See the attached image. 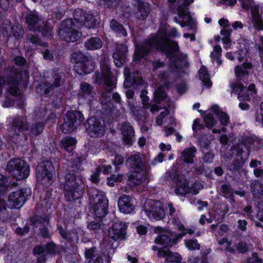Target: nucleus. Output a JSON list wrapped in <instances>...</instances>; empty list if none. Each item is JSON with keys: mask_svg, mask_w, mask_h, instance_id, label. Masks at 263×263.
<instances>
[{"mask_svg": "<svg viewBox=\"0 0 263 263\" xmlns=\"http://www.w3.org/2000/svg\"><path fill=\"white\" fill-rule=\"evenodd\" d=\"M154 49L160 50L174 63L176 68L186 66L185 56L180 55L178 44L167 40L165 32H159L156 36L149 39L141 45H137L135 51L134 59L140 60Z\"/></svg>", "mask_w": 263, "mask_h": 263, "instance_id": "obj_1", "label": "nucleus"}, {"mask_svg": "<svg viewBox=\"0 0 263 263\" xmlns=\"http://www.w3.org/2000/svg\"><path fill=\"white\" fill-rule=\"evenodd\" d=\"M89 202L92 204L91 211L94 213L95 220L97 218L101 221L102 219L106 215L108 205V201L106 197L102 192L96 189H91L89 191ZM101 227V224L98 221H93L89 222L87 228L90 230L97 231Z\"/></svg>", "mask_w": 263, "mask_h": 263, "instance_id": "obj_2", "label": "nucleus"}, {"mask_svg": "<svg viewBox=\"0 0 263 263\" xmlns=\"http://www.w3.org/2000/svg\"><path fill=\"white\" fill-rule=\"evenodd\" d=\"M127 163L134 170L133 172H130L128 176L130 185H143L149 181V169L144 166L141 157L139 155L131 156L128 158Z\"/></svg>", "mask_w": 263, "mask_h": 263, "instance_id": "obj_3", "label": "nucleus"}, {"mask_svg": "<svg viewBox=\"0 0 263 263\" xmlns=\"http://www.w3.org/2000/svg\"><path fill=\"white\" fill-rule=\"evenodd\" d=\"M173 222L175 228L177 229L178 232L175 231L171 233L163 230L160 227L155 228V232L160 234L155 240L156 243L165 247H172L176 244L178 239L181 238L185 234H192L194 233V231L192 229H185L183 225L177 220H175Z\"/></svg>", "mask_w": 263, "mask_h": 263, "instance_id": "obj_4", "label": "nucleus"}, {"mask_svg": "<svg viewBox=\"0 0 263 263\" xmlns=\"http://www.w3.org/2000/svg\"><path fill=\"white\" fill-rule=\"evenodd\" d=\"M116 79L110 71L108 63L105 59L101 60L100 71L95 73V82L100 83L102 82L105 84L107 92L102 93V103H106L110 100V92L116 87Z\"/></svg>", "mask_w": 263, "mask_h": 263, "instance_id": "obj_5", "label": "nucleus"}, {"mask_svg": "<svg viewBox=\"0 0 263 263\" xmlns=\"http://www.w3.org/2000/svg\"><path fill=\"white\" fill-rule=\"evenodd\" d=\"M84 179L79 175L68 174L66 176L64 195L67 201H73L81 197L83 194Z\"/></svg>", "mask_w": 263, "mask_h": 263, "instance_id": "obj_6", "label": "nucleus"}, {"mask_svg": "<svg viewBox=\"0 0 263 263\" xmlns=\"http://www.w3.org/2000/svg\"><path fill=\"white\" fill-rule=\"evenodd\" d=\"M53 166L49 161L39 163L36 168V180L39 185L47 187L53 182Z\"/></svg>", "mask_w": 263, "mask_h": 263, "instance_id": "obj_7", "label": "nucleus"}, {"mask_svg": "<svg viewBox=\"0 0 263 263\" xmlns=\"http://www.w3.org/2000/svg\"><path fill=\"white\" fill-rule=\"evenodd\" d=\"M7 170L17 180L26 178L30 173L29 165L22 159H12L7 163Z\"/></svg>", "mask_w": 263, "mask_h": 263, "instance_id": "obj_8", "label": "nucleus"}, {"mask_svg": "<svg viewBox=\"0 0 263 263\" xmlns=\"http://www.w3.org/2000/svg\"><path fill=\"white\" fill-rule=\"evenodd\" d=\"M79 24H75L72 19L64 21L62 27L59 30V35L61 39L67 42L76 41L80 36L81 33L77 30Z\"/></svg>", "mask_w": 263, "mask_h": 263, "instance_id": "obj_9", "label": "nucleus"}, {"mask_svg": "<svg viewBox=\"0 0 263 263\" xmlns=\"http://www.w3.org/2000/svg\"><path fill=\"white\" fill-rule=\"evenodd\" d=\"M72 59L75 63L74 70L80 75L89 73L94 69L92 61L81 52L73 53Z\"/></svg>", "mask_w": 263, "mask_h": 263, "instance_id": "obj_10", "label": "nucleus"}, {"mask_svg": "<svg viewBox=\"0 0 263 263\" xmlns=\"http://www.w3.org/2000/svg\"><path fill=\"white\" fill-rule=\"evenodd\" d=\"M73 15L74 21L79 24L80 27L83 25L88 29L96 26L98 16V13L96 11H89L86 13L82 9L77 8L74 10Z\"/></svg>", "mask_w": 263, "mask_h": 263, "instance_id": "obj_11", "label": "nucleus"}, {"mask_svg": "<svg viewBox=\"0 0 263 263\" xmlns=\"http://www.w3.org/2000/svg\"><path fill=\"white\" fill-rule=\"evenodd\" d=\"M202 188L201 184L199 182H195L193 184L190 183L184 176H181L176 180L175 193L178 195L181 196L189 193L197 194Z\"/></svg>", "mask_w": 263, "mask_h": 263, "instance_id": "obj_12", "label": "nucleus"}, {"mask_svg": "<svg viewBox=\"0 0 263 263\" xmlns=\"http://www.w3.org/2000/svg\"><path fill=\"white\" fill-rule=\"evenodd\" d=\"M31 194L30 189H24L11 192L8 196L7 206L10 209L21 208Z\"/></svg>", "mask_w": 263, "mask_h": 263, "instance_id": "obj_13", "label": "nucleus"}, {"mask_svg": "<svg viewBox=\"0 0 263 263\" xmlns=\"http://www.w3.org/2000/svg\"><path fill=\"white\" fill-rule=\"evenodd\" d=\"M143 211L148 218L152 220H159L165 215V211L161 206V203L151 199L146 200L143 205Z\"/></svg>", "mask_w": 263, "mask_h": 263, "instance_id": "obj_14", "label": "nucleus"}, {"mask_svg": "<svg viewBox=\"0 0 263 263\" xmlns=\"http://www.w3.org/2000/svg\"><path fill=\"white\" fill-rule=\"evenodd\" d=\"M26 23L29 30L33 31H41L42 34L45 36H48L51 35L50 27L44 25L41 27V24L43 23L39 18V16L34 13L30 12L27 14L26 17Z\"/></svg>", "mask_w": 263, "mask_h": 263, "instance_id": "obj_15", "label": "nucleus"}, {"mask_svg": "<svg viewBox=\"0 0 263 263\" xmlns=\"http://www.w3.org/2000/svg\"><path fill=\"white\" fill-rule=\"evenodd\" d=\"M88 134L91 137H99L103 135L105 131L104 122L101 123V118H97L96 116L89 117L85 124Z\"/></svg>", "mask_w": 263, "mask_h": 263, "instance_id": "obj_16", "label": "nucleus"}, {"mask_svg": "<svg viewBox=\"0 0 263 263\" xmlns=\"http://www.w3.org/2000/svg\"><path fill=\"white\" fill-rule=\"evenodd\" d=\"M127 225L120 221L113 223L108 231V236L114 240H122L125 238Z\"/></svg>", "mask_w": 263, "mask_h": 263, "instance_id": "obj_17", "label": "nucleus"}, {"mask_svg": "<svg viewBox=\"0 0 263 263\" xmlns=\"http://www.w3.org/2000/svg\"><path fill=\"white\" fill-rule=\"evenodd\" d=\"M83 120V116H65L61 129L65 134L71 133L78 127Z\"/></svg>", "mask_w": 263, "mask_h": 263, "instance_id": "obj_18", "label": "nucleus"}, {"mask_svg": "<svg viewBox=\"0 0 263 263\" xmlns=\"http://www.w3.org/2000/svg\"><path fill=\"white\" fill-rule=\"evenodd\" d=\"M14 77H11L6 81L3 78H0V88L4 86H7L6 90L12 95L18 96L20 92L17 88L18 79L21 77V74L19 72L14 73Z\"/></svg>", "mask_w": 263, "mask_h": 263, "instance_id": "obj_19", "label": "nucleus"}, {"mask_svg": "<svg viewBox=\"0 0 263 263\" xmlns=\"http://www.w3.org/2000/svg\"><path fill=\"white\" fill-rule=\"evenodd\" d=\"M178 17H174V21L180 25L182 27L194 24V22L191 17L187 9L183 6L179 5L177 8Z\"/></svg>", "mask_w": 263, "mask_h": 263, "instance_id": "obj_20", "label": "nucleus"}, {"mask_svg": "<svg viewBox=\"0 0 263 263\" xmlns=\"http://www.w3.org/2000/svg\"><path fill=\"white\" fill-rule=\"evenodd\" d=\"M118 206L119 211L124 214L132 213L135 210L133 199L126 195H123L119 198Z\"/></svg>", "mask_w": 263, "mask_h": 263, "instance_id": "obj_21", "label": "nucleus"}, {"mask_svg": "<svg viewBox=\"0 0 263 263\" xmlns=\"http://www.w3.org/2000/svg\"><path fill=\"white\" fill-rule=\"evenodd\" d=\"M55 245L53 243H49L45 247L36 246L33 249L34 254L39 255L40 256L37 258L39 263H44L46 256L50 254L54 253Z\"/></svg>", "mask_w": 263, "mask_h": 263, "instance_id": "obj_22", "label": "nucleus"}, {"mask_svg": "<svg viewBox=\"0 0 263 263\" xmlns=\"http://www.w3.org/2000/svg\"><path fill=\"white\" fill-rule=\"evenodd\" d=\"M128 52L127 47L123 44H117L116 51L113 54L115 64L121 67L125 62Z\"/></svg>", "mask_w": 263, "mask_h": 263, "instance_id": "obj_23", "label": "nucleus"}, {"mask_svg": "<svg viewBox=\"0 0 263 263\" xmlns=\"http://www.w3.org/2000/svg\"><path fill=\"white\" fill-rule=\"evenodd\" d=\"M154 251L159 250L158 256L159 257H163L165 258V261L170 263H180L182 260V256L178 253H174L168 250L162 251L159 250L157 247H153Z\"/></svg>", "mask_w": 263, "mask_h": 263, "instance_id": "obj_24", "label": "nucleus"}, {"mask_svg": "<svg viewBox=\"0 0 263 263\" xmlns=\"http://www.w3.org/2000/svg\"><path fill=\"white\" fill-rule=\"evenodd\" d=\"M120 130L124 143L128 145H132L135 137V132L133 127L129 123L124 122L121 126Z\"/></svg>", "mask_w": 263, "mask_h": 263, "instance_id": "obj_25", "label": "nucleus"}, {"mask_svg": "<svg viewBox=\"0 0 263 263\" xmlns=\"http://www.w3.org/2000/svg\"><path fill=\"white\" fill-rule=\"evenodd\" d=\"M137 9L135 15L139 20L145 19L149 12V6L147 3H139L137 6Z\"/></svg>", "mask_w": 263, "mask_h": 263, "instance_id": "obj_26", "label": "nucleus"}, {"mask_svg": "<svg viewBox=\"0 0 263 263\" xmlns=\"http://www.w3.org/2000/svg\"><path fill=\"white\" fill-rule=\"evenodd\" d=\"M77 140L75 138L70 137H66L61 141V146L67 152L71 153L75 148Z\"/></svg>", "mask_w": 263, "mask_h": 263, "instance_id": "obj_27", "label": "nucleus"}, {"mask_svg": "<svg viewBox=\"0 0 263 263\" xmlns=\"http://www.w3.org/2000/svg\"><path fill=\"white\" fill-rule=\"evenodd\" d=\"M252 65L251 63L244 62L240 65L237 66L235 69V72L237 78L247 76L249 74L248 70L252 68Z\"/></svg>", "mask_w": 263, "mask_h": 263, "instance_id": "obj_28", "label": "nucleus"}, {"mask_svg": "<svg viewBox=\"0 0 263 263\" xmlns=\"http://www.w3.org/2000/svg\"><path fill=\"white\" fill-rule=\"evenodd\" d=\"M218 243L221 246V249L226 252L232 254H236L235 248L232 246V242L229 240L227 238L223 237L221 238H217Z\"/></svg>", "mask_w": 263, "mask_h": 263, "instance_id": "obj_29", "label": "nucleus"}, {"mask_svg": "<svg viewBox=\"0 0 263 263\" xmlns=\"http://www.w3.org/2000/svg\"><path fill=\"white\" fill-rule=\"evenodd\" d=\"M102 46L101 40L98 37H91L85 43V47L88 50H97Z\"/></svg>", "mask_w": 263, "mask_h": 263, "instance_id": "obj_30", "label": "nucleus"}, {"mask_svg": "<svg viewBox=\"0 0 263 263\" xmlns=\"http://www.w3.org/2000/svg\"><path fill=\"white\" fill-rule=\"evenodd\" d=\"M195 152L196 148L194 147L185 148L181 153V158L185 162L192 163Z\"/></svg>", "mask_w": 263, "mask_h": 263, "instance_id": "obj_31", "label": "nucleus"}, {"mask_svg": "<svg viewBox=\"0 0 263 263\" xmlns=\"http://www.w3.org/2000/svg\"><path fill=\"white\" fill-rule=\"evenodd\" d=\"M199 79L201 80L203 85L207 87H210L212 85V82L210 80V76L206 69L204 67L201 68L199 70Z\"/></svg>", "mask_w": 263, "mask_h": 263, "instance_id": "obj_32", "label": "nucleus"}, {"mask_svg": "<svg viewBox=\"0 0 263 263\" xmlns=\"http://www.w3.org/2000/svg\"><path fill=\"white\" fill-rule=\"evenodd\" d=\"M222 49L220 45H216L213 47V50L211 53V57L213 62H216L218 65L222 63L220 59L221 56Z\"/></svg>", "mask_w": 263, "mask_h": 263, "instance_id": "obj_33", "label": "nucleus"}, {"mask_svg": "<svg viewBox=\"0 0 263 263\" xmlns=\"http://www.w3.org/2000/svg\"><path fill=\"white\" fill-rule=\"evenodd\" d=\"M232 32V29L227 28H223L220 31V34L222 36L221 40L224 45V48H225L229 46L232 41L230 37Z\"/></svg>", "mask_w": 263, "mask_h": 263, "instance_id": "obj_34", "label": "nucleus"}, {"mask_svg": "<svg viewBox=\"0 0 263 263\" xmlns=\"http://www.w3.org/2000/svg\"><path fill=\"white\" fill-rule=\"evenodd\" d=\"M58 229L62 237L67 241L77 242L78 240L79 236L78 232H72L67 234L65 230L61 227H59Z\"/></svg>", "mask_w": 263, "mask_h": 263, "instance_id": "obj_35", "label": "nucleus"}, {"mask_svg": "<svg viewBox=\"0 0 263 263\" xmlns=\"http://www.w3.org/2000/svg\"><path fill=\"white\" fill-rule=\"evenodd\" d=\"M110 27L111 29L117 33L125 36L127 35V32L123 26L119 23L116 20L113 19L110 21Z\"/></svg>", "mask_w": 263, "mask_h": 263, "instance_id": "obj_36", "label": "nucleus"}, {"mask_svg": "<svg viewBox=\"0 0 263 263\" xmlns=\"http://www.w3.org/2000/svg\"><path fill=\"white\" fill-rule=\"evenodd\" d=\"M230 86L232 88V92H241L242 90H246L247 87L245 86L243 83L238 79L232 82L230 84Z\"/></svg>", "mask_w": 263, "mask_h": 263, "instance_id": "obj_37", "label": "nucleus"}, {"mask_svg": "<svg viewBox=\"0 0 263 263\" xmlns=\"http://www.w3.org/2000/svg\"><path fill=\"white\" fill-rule=\"evenodd\" d=\"M166 98V95L162 87H158L154 92V101L156 103H160Z\"/></svg>", "mask_w": 263, "mask_h": 263, "instance_id": "obj_38", "label": "nucleus"}, {"mask_svg": "<svg viewBox=\"0 0 263 263\" xmlns=\"http://www.w3.org/2000/svg\"><path fill=\"white\" fill-rule=\"evenodd\" d=\"M13 26H11L9 21H5L1 27V31L5 36H10L12 35Z\"/></svg>", "mask_w": 263, "mask_h": 263, "instance_id": "obj_39", "label": "nucleus"}, {"mask_svg": "<svg viewBox=\"0 0 263 263\" xmlns=\"http://www.w3.org/2000/svg\"><path fill=\"white\" fill-rule=\"evenodd\" d=\"M252 23L255 29L263 30V20L260 15H256L252 17Z\"/></svg>", "mask_w": 263, "mask_h": 263, "instance_id": "obj_40", "label": "nucleus"}, {"mask_svg": "<svg viewBox=\"0 0 263 263\" xmlns=\"http://www.w3.org/2000/svg\"><path fill=\"white\" fill-rule=\"evenodd\" d=\"M123 176L120 174H114L107 178V184L110 186H113L115 183L122 181Z\"/></svg>", "mask_w": 263, "mask_h": 263, "instance_id": "obj_41", "label": "nucleus"}, {"mask_svg": "<svg viewBox=\"0 0 263 263\" xmlns=\"http://www.w3.org/2000/svg\"><path fill=\"white\" fill-rule=\"evenodd\" d=\"M61 81V78L60 77V76H58L54 78L53 83H48V84L46 85L47 88H46L45 90V93H48L50 90L53 89L54 88L59 86L60 85Z\"/></svg>", "mask_w": 263, "mask_h": 263, "instance_id": "obj_42", "label": "nucleus"}, {"mask_svg": "<svg viewBox=\"0 0 263 263\" xmlns=\"http://www.w3.org/2000/svg\"><path fill=\"white\" fill-rule=\"evenodd\" d=\"M185 245L190 250H198L200 248V245L195 239L185 240Z\"/></svg>", "mask_w": 263, "mask_h": 263, "instance_id": "obj_43", "label": "nucleus"}, {"mask_svg": "<svg viewBox=\"0 0 263 263\" xmlns=\"http://www.w3.org/2000/svg\"><path fill=\"white\" fill-rule=\"evenodd\" d=\"M251 191L255 197L259 198L260 194L262 192V187L260 183L258 182H255L254 183L251 184Z\"/></svg>", "mask_w": 263, "mask_h": 263, "instance_id": "obj_44", "label": "nucleus"}, {"mask_svg": "<svg viewBox=\"0 0 263 263\" xmlns=\"http://www.w3.org/2000/svg\"><path fill=\"white\" fill-rule=\"evenodd\" d=\"M98 172L102 173L104 175H107L111 172V166L110 164H107L105 161L103 160V163L97 167Z\"/></svg>", "mask_w": 263, "mask_h": 263, "instance_id": "obj_45", "label": "nucleus"}, {"mask_svg": "<svg viewBox=\"0 0 263 263\" xmlns=\"http://www.w3.org/2000/svg\"><path fill=\"white\" fill-rule=\"evenodd\" d=\"M24 30L22 27L20 25L13 26L12 30V34L15 38L20 39L22 37L24 34Z\"/></svg>", "mask_w": 263, "mask_h": 263, "instance_id": "obj_46", "label": "nucleus"}, {"mask_svg": "<svg viewBox=\"0 0 263 263\" xmlns=\"http://www.w3.org/2000/svg\"><path fill=\"white\" fill-rule=\"evenodd\" d=\"M257 218L260 221L256 223V226L263 228V203L258 204V211L257 213Z\"/></svg>", "mask_w": 263, "mask_h": 263, "instance_id": "obj_47", "label": "nucleus"}, {"mask_svg": "<svg viewBox=\"0 0 263 263\" xmlns=\"http://www.w3.org/2000/svg\"><path fill=\"white\" fill-rule=\"evenodd\" d=\"M252 97H253V96H251L250 93H249V91L247 89L246 90H242L238 93V98L241 101H249Z\"/></svg>", "mask_w": 263, "mask_h": 263, "instance_id": "obj_48", "label": "nucleus"}, {"mask_svg": "<svg viewBox=\"0 0 263 263\" xmlns=\"http://www.w3.org/2000/svg\"><path fill=\"white\" fill-rule=\"evenodd\" d=\"M215 228L218 229V231L217 232V234L216 235L221 236L223 235L224 233L227 232L228 230V227L226 224H222L220 226L212 225V229L214 231L215 230Z\"/></svg>", "mask_w": 263, "mask_h": 263, "instance_id": "obj_49", "label": "nucleus"}, {"mask_svg": "<svg viewBox=\"0 0 263 263\" xmlns=\"http://www.w3.org/2000/svg\"><path fill=\"white\" fill-rule=\"evenodd\" d=\"M221 194L226 198H230L233 195V192L230 186L227 184L222 186Z\"/></svg>", "mask_w": 263, "mask_h": 263, "instance_id": "obj_50", "label": "nucleus"}, {"mask_svg": "<svg viewBox=\"0 0 263 263\" xmlns=\"http://www.w3.org/2000/svg\"><path fill=\"white\" fill-rule=\"evenodd\" d=\"M7 178L0 174V195L7 190Z\"/></svg>", "mask_w": 263, "mask_h": 263, "instance_id": "obj_51", "label": "nucleus"}, {"mask_svg": "<svg viewBox=\"0 0 263 263\" xmlns=\"http://www.w3.org/2000/svg\"><path fill=\"white\" fill-rule=\"evenodd\" d=\"M234 248L236 250V254L237 253H245L248 250L247 244L245 242H240Z\"/></svg>", "mask_w": 263, "mask_h": 263, "instance_id": "obj_52", "label": "nucleus"}, {"mask_svg": "<svg viewBox=\"0 0 263 263\" xmlns=\"http://www.w3.org/2000/svg\"><path fill=\"white\" fill-rule=\"evenodd\" d=\"M117 148V146L116 145L110 142L107 144L105 148L102 147V149H105L106 153H110V156H113V154L116 153V150Z\"/></svg>", "mask_w": 263, "mask_h": 263, "instance_id": "obj_53", "label": "nucleus"}, {"mask_svg": "<svg viewBox=\"0 0 263 263\" xmlns=\"http://www.w3.org/2000/svg\"><path fill=\"white\" fill-rule=\"evenodd\" d=\"M212 113L216 115H227V114L223 110L217 105H213L211 108Z\"/></svg>", "mask_w": 263, "mask_h": 263, "instance_id": "obj_54", "label": "nucleus"}, {"mask_svg": "<svg viewBox=\"0 0 263 263\" xmlns=\"http://www.w3.org/2000/svg\"><path fill=\"white\" fill-rule=\"evenodd\" d=\"M81 90L82 92L86 95H89L92 92V88L89 84L84 83L81 85Z\"/></svg>", "mask_w": 263, "mask_h": 263, "instance_id": "obj_55", "label": "nucleus"}, {"mask_svg": "<svg viewBox=\"0 0 263 263\" xmlns=\"http://www.w3.org/2000/svg\"><path fill=\"white\" fill-rule=\"evenodd\" d=\"M64 15L63 12L60 9H57L53 11L51 13V16L53 19L60 20Z\"/></svg>", "mask_w": 263, "mask_h": 263, "instance_id": "obj_56", "label": "nucleus"}, {"mask_svg": "<svg viewBox=\"0 0 263 263\" xmlns=\"http://www.w3.org/2000/svg\"><path fill=\"white\" fill-rule=\"evenodd\" d=\"M27 41H30L35 44H38L40 43L39 38L37 36L31 34L27 35Z\"/></svg>", "mask_w": 263, "mask_h": 263, "instance_id": "obj_57", "label": "nucleus"}, {"mask_svg": "<svg viewBox=\"0 0 263 263\" xmlns=\"http://www.w3.org/2000/svg\"><path fill=\"white\" fill-rule=\"evenodd\" d=\"M203 121L207 126H212L214 125L213 116H204Z\"/></svg>", "mask_w": 263, "mask_h": 263, "instance_id": "obj_58", "label": "nucleus"}, {"mask_svg": "<svg viewBox=\"0 0 263 263\" xmlns=\"http://www.w3.org/2000/svg\"><path fill=\"white\" fill-rule=\"evenodd\" d=\"M247 263H262V260L258 258L256 253H253Z\"/></svg>", "mask_w": 263, "mask_h": 263, "instance_id": "obj_59", "label": "nucleus"}, {"mask_svg": "<svg viewBox=\"0 0 263 263\" xmlns=\"http://www.w3.org/2000/svg\"><path fill=\"white\" fill-rule=\"evenodd\" d=\"M137 231L140 235H145L147 232V228L143 225L139 224L136 226Z\"/></svg>", "mask_w": 263, "mask_h": 263, "instance_id": "obj_60", "label": "nucleus"}, {"mask_svg": "<svg viewBox=\"0 0 263 263\" xmlns=\"http://www.w3.org/2000/svg\"><path fill=\"white\" fill-rule=\"evenodd\" d=\"M43 130V125L42 124H38L33 127L31 130L32 133L34 135L40 134Z\"/></svg>", "mask_w": 263, "mask_h": 263, "instance_id": "obj_61", "label": "nucleus"}, {"mask_svg": "<svg viewBox=\"0 0 263 263\" xmlns=\"http://www.w3.org/2000/svg\"><path fill=\"white\" fill-rule=\"evenodd\" d=\"M199 122H200L198 119H195L194 120L193 124V130L194 132H196L197 130H200L203 127L202 124H200Z\"/></svg>", "mask_w": 263, "mask_h": 263, "instance_id": "obj_62", "label": "nucleus"}, {"mask_svg": "<svg viewBox=\"0 0 263 263\" xmlns=\"http://www.w3.org/2000/svg\"><path fill=\"white\" fill-rule=\"evenodd\" d=\"M15 231V233H17V234L24 235L25 234H26L28 232L29 228L27 227H25L23 229H22L20 227H18L16 228Z\"/></svg>", "mask_w": 263, "mask_h": 263, "instance_id": "obj_63", "label": "nucleus"}, {"mask_svg": "<svg viewBox=\"0 0 263 263\" xmlns=\"http://www.w3.org/2000/svg\"><path fill=\"white\" fill-rule=\"evenodd\" d=\"M219 24L223 28H227L230 26V24L228 20L224 18H221L218 21Z\"/></svg>", "mask_w": 263, "mask_h": 263, "instance_id": "obj_64", "label": "nucleus"}]
</instances>
